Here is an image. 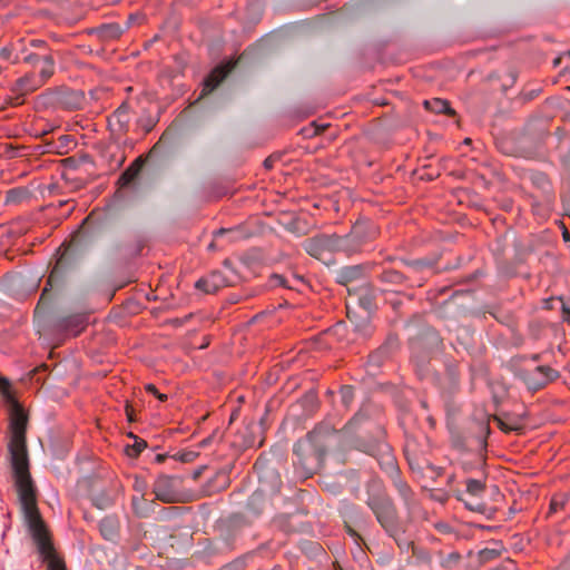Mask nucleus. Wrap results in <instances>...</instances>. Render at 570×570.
<instances>
[{
    "label": "nucleus",
    "mask_w": 570,
    "mask_h": 570,
    "mask_svg": "<svg viewBox=\"0 0 570 570\" xmlns=\"http://www.w3.org/2000/svg\"><path fill=\"white\" fill-rule=\"evenodd\" d=\"M387 419L384 407L365 400L345 423L353 449L375 459L381 472L390 480L406 512L419 505L417 494L403 476L393 446L387 441Z\"/></svg>",
    "instance_id": "obj_1"
},
{
    "label": "nucleus",
    "mask_w": 570,
    "mask_h": 570,
    "mask_svg": "<svg viewBox=\"0 0 570 570\" xmlns=\"http://www.w3.org/2000/svg\"><path fill=\"white\" fill-rule=\"evenodd\" d=\"M364 493V503L384 534L394 541L401 552H411L419 562L431 564V552L414 543L407 532V522L402 519L394 498L380 475L374 473L365 481Z\"/></svg>",
    "instance_id": "obj_2"
},
{
    "label": "nucleus",
    "mask_w": 570,
    "mask_h": 570,
    "mask_svg": "<svg viewBox=\"0 0 570 570\" xmlns=\"http://www.w3.org/2000/svg\"><path fill=\"white\" fill-rule=\"evenodd\" d=\"M29 415L22 407L9 410L8 452L12 478L19 498L37 494V488L30 473V460L27 444Z\"/></svg>",
    "instance_id": "obj_3"
},
{
    "label": "nucleus",
    "mask_w": 570,
    "mask_h": 570,
    "mask_svg": "<svg viewBox=\"0 0 570 570\" xmlns=\"http://www.w3.org/2000/svg\"><path fill=\"white\" fill-rule=\"evenodd\" d=\"M336 430L326 422L317 423L293 445V468L297 478L307 480L318 473L325 463L328 440Z\"/></svg>",
    "instance_id": "obj_4"
},
{
    "label": "nucleus",
    "mask_w": 570,
    "mask_h": 570,
    "mask_svg": "<svg viewBox=\"0 0 570 570\" xmlns=\"http://www.w3.org/2000/svg\"><path fill=\"white\" fill-rule=\"evenodd\" d=\"M19 501L29 533L47 564V570H68L63 558L56 552L51 534L38 508L37 494L19 498Z\"/></svg>",
    "instance_id": "obj_5"
},
{
    "label": "nucleus",
    "mask_w": 570,
    "mask_h": 570,
    "mask_svg": "<svg viewBox=\"0 0 570 570\" xmlns=\"http://www.w3.org/2000/svg\"><path fill=\"white\" fill-rule=\"evenodd\" d=\"M450 291L449 287L444 286L438 289L435 293L428 292V298L434 299L432 306L433 314L446 323L449 332H458L462 330L465 335L471 336L472 330L469 326L461 325L462 320L471 318L472 307L468 304L460 302L461 297H466L471 294L470 291H454L452 294L442 302H438V296L444 295Z\"/></svg>",
    "instance_id": "obj_6"
},
{
    "label": "nucleus",
    "mask_w": 570,
    "mask_h": 570,
    "mask_svg": "<svg viewBox=\"0 0 570 570\" xmlns=\"http://www.w3.org/2000/svg\"><path fill=\"white\" fill-rule=\"evenodd\" d=\"M528 179L532 191L520 188L522 197L529 203L531 213L539 219H548L554 210L557 193L551 177L539 169H530Z\"/></svg>",
    "instance_id": "obj_7"
},
{
    "label": "nucleus",
    "mask_w": 570,
    "mask_h": 570,
    "mask_svg": "<svg viewBox=\"0 0 570 570\" xmlns=\"http://www.w3.org/2000/svg\"><path fill=\"white\" fill-rule=\"evenodd\" d=\"M69 245L66 246V243H62L57 249L58 257L46 279L35 313L40 307H49L53 299L65 291L68 276L75 269L77 263L75 255L69 252Z\"/></svg>",
    "instance_id": "obj_8"
},
{
    "label": "nucleus",
    "mask_w": 570,
    "mask_h": 570,
    "mask_svg": "<svg viewBox=\"0 0 570 570\" xmlns=\"http://www.w3.org/2000/svg\"><path fill=\"white\" fill-rule=\"evenodd\" d=\"M380 255V261H372V282L381 292V296L410 292L399 256L384 253Z\"/></svg>",
    "instance_id": "obj_9"
},
{
    "label": "nucleus",
    "mask_w": 570,
    "mask_h": 570,
    "mask_svg": "<svg viewBox=\"0 0 570 570\" xmlns=\"http://www.w3.org/2000/svg\"><path fill=\"white\" fill-rule=\"evenodd\" d=\"M380 233V227L373 219L358 217L347 234H337L338 250L347 257L368 252Z\"/></svg>",
    "instance_id": "obj_10"
},
{
    "label": "nucleus",
    "mask_w": 570,
    "mask_h": 570,
    "mask_svg": "<svg viewBox=\"0 0 570 570\" xmlns=\"http://www.w3.org/2000/svg\"><path fill=\"white\" fill-rule=\"evenodd\" d=\"M441 257V253L417 258L399 256L410 291L423 287L431 277L451 268L450 266L440 267Z\"/></svg>",
    "instance_id": "obj_11"
},
{
    "label": "nucleus",
    "mask_w": 570,
    "mask_h": 570,
    "mask_svg": "<svg viewBox=\"0 0 570 570\" xmlns=\"http://www.w3.org/2000/svg\"><path fill=\"white\" fill-rule=\"evenodd\" d=\"M491 416L473 420L465 434H454L451 438L452 448L459 452H487L488 438L491 434Z\"/></svg>",
    "instance_id": "obj_12"
},
{
    "label": "nucleus",
    "mask_w": 570,
    "mask_h": 570,
    "mask_svg": "<svg viewBox=\"0 0 570 570\" xmlns=\"http://www.w3.org/2000/svg\"><path fill=\"white\" fill-rule=\"evenodd\" d=\"M487 472H481L479 476H472L465 479V491L458 492L455 498L464 503V507L470 511L483 514L487 519L492 520L498 513V508L488 505L487 503L479 501L478 499L487 491Z\"/></svg>",
    "instance_id": "obj_13"
},
{
    "label": "nucleus",
    "mask_w": 570,
    "mask_h": 570,
    "mask_svg": "<svg viewBox=\"0 0 570 570\" xmlns=\"http://www.w3.org/2000/svg\"><path fill=\"white\" fill-rule=\"evenodd\" d=\"M444 372H434L428 383L433 385L440 393L441 397L450 401L461 387L460 364L453 356L448 355L443 361Z\"/></svg>",
    "instance_id": "obj_14"
},
{
    "label": "nucleus",
    "mask_w": 570,
    "mask_h": 570,
    "mask_svg": "<svg viewBox=\"0 0 570 570\" xmlns=\"http://www.w3.org/2000/svg\"><path fill=\"white\" fill-rule=\"evenodd\" d=\"M338 514L346 534L357 544L363 541L361 533L372 524L368 514L358 504L348 501L340 505Z\"/></svg>",
    "instance_id": "obj_15"
},
{
    "label": "nucleus",
    "mask_w": 570,
    "mask_h": 570,
    "mask_svg": "<svg viewBox=\"0 0 570 570\" xmlns=\"http://www.w3.org/2000/svg\"><path fill=\"white\" fill-rule=\"evenodd\" d=\"M428 436L424 432L419 435L405 438L403 453L410 470L413 473L424 475L425 466L428 465L429 449L425 444Z\"/></svg>",
    "instance_id": "obj_16"
},
{
    "label": "nucleus",
    "mask_w": 570,
    "mask_h": 570,
    "mask_svg": "<svg viewBox=\"0 0 570 570\" xmlns=\"http://www.w3.org/2000/svg\"><path fill=\"white\" fill-rule=\"evenodd\" d=\"M514 376L520 380L528 391L535 393L560 377L559 371L549 365H538L532 370L518 367Z\"/></svg>",
    "instance_id": "obj_17"
},
{
    "label": "nucleus",
    "mask_w": 570,
    "mask_h": 570,
    "mask_svg": "<svg viewBox=\"0 0 570 570\" xmlns=\"http://www.w3.org/2000/svg\"><path fill=\"white\" fill-rule=\"evenodd\" d=\"M303 249L313 258H316L328 265L334 259L332 255L340 253L337 245V234H317L304 240Z\"/></svg>",
    "instance_id": "obj_18"
},
{
    "label": "nucleus",
    "mask_w": 570,
    "mask_h": 570,
    "mask_svg": "<svg viewBox=\"0 0 570 570\" xmlns=\"http://www.w3.org/2000/svg\"><path fill=\"white\" fill-rule=\"evenodd\" d=\"M181 482V476L159 474L153 483L155 500L167 504L181 502V492L179 491Z\"/></svg>",
    "instance_id": "obj_19"
},
{
    "label": "nucleus",
    "mask_w": 570,
    "mask_h": 570,
    "mask_svg": "<svg viewBox=\"0 0 570 570\" xmlns=\"http://www.w3.org/2000/svg\"><path fill=\"white\" fill-rule=\"evenodd\" d=\"M401 348V340L397 333L390 332L383 343L372 351L366 360L368 372L377 371L390 361Z\"/></svg>",
    "instance_id": "obj_20"
},
{
    "label": "nucleus",
    "mask_w": 570,
    "mask_h": 570,
    "mask_svg": "<svg viewBox=\"0 0 570 570\" xmlns=\"http://www.w3.org/2000/svg\"><path fill=\"white\" fill-rule=\"evenodd\" d=\"M432 354L423 344H411L410 364L421 382H429L436 371L432 365Z\"/></svg>",
    "instance_id": "obj_21"
},
{
    "label": "nucleus",
    "mask_w": 570,
    "mask_h": 570,
    "mask_svg": "<svg viewBox=\"0 0 570 570\" xmlns=\"http://www.w3.org/2000/svg\"><path fill=\"white\" fill-rule=\"evenodd\" d=\"M254 468L258 473L259 488L258 490L268 493L269 495H276L281 492L283 481L278 470L269 464H266L262 455L256 460Z\"/></svg>",
    "instance_id": "obj_22"
},
{
    "label": "nucleus",
    "mask_w": 570,
    "mask_h": 570,
    "mask_svg": "<svg viewBox=\"0 0 570 570\" xmlns=\"http://www.w3.org/2000/svg\"><path fill=\"white\" fill-rule=\"evenodd\" d=\"M88 324L87 313H73L58 317L52 324V330L57 334L76 337L87 328Z\"/></svg>",
    "instance_id": "obj_23"
},
{
    "label": "nucleus",
    "mask_w": 570,
    "mask_h": 570,
    "mask_svg": "<svg viewBox=\"0 0 570 570\" xmlns=\"http://www.w3.org/2000/svg\"><path fill=\"white\" fill-rule=\"evenodd\" d=\"M372 274V261L355 265H346L335 271L334 281L341 286H345L351 294L350 285L366 278Z\"/></svg>",
    "instance_id": "obj_24"
},
{
    "label": "nucleus",
    "mask_w": 570,
    "mask_h": 570,
    "mask_svg": "<svg viewBox=\"0 0 570 570\" xmlns=\"http://www.w3.org/2000/svg\"><path fill=\"white\" fill-rule=\"evenodd\" d=\"M57 108L77 110L82 106L83 94L71 89H59L48 95Z\"/></svg>",
    "instance_id": "obj_25"
},
{
    "label": "nucleus",
    "mask_w": 570,
    "mask_h": 570,
    "mask_svg": "<svg viewBox=\"0 0 570 570\" xmlns=\"http://www.w3.org/2000/svg\"><path fill=\"white\" fill-rule=\"evenodd\" d=\"M499 151L507 156L521 157L529 160L546 161V155L537 145H495Z\"/></svg>",
    "instance_id": "obj_26"
},
{
    "label": "nucleus",
    "mask_w": 570,
    "mask_h": 570,
    "mask_svg": "<svg viewBox=\"0 0 570 570\" xmlns=\"http://www.w3.org/2000/svg\"><path fill=\"white\" fill-rule=\"evenodd\" d=\"M411 344H423V347L432 353L444 348V340L441 333L433 326L424 327Z\"/></svg>",
    "instance_id": "obj_27"
},
{
    "label": "nucleus",
    "mask_w": 570,
    "mask_h": 570,
    "mask_svg": "<svg viewBox=\"0 0 570 570\" xmlns=\"http://www.w3.org/2000/svg\"><path fill=\"white\" fill-rule=\"evenodd\" d=\"M381 296V292L373 282H366L360 287L358 305L370 315L377 309L376 298Z\"/></svg>",
    "instance_id": "obj_28"
},
{
    "label": "nucleus",
    "mask_w": 570,
    "mask_h": 570,
    "mask_svg": "<svg viewBox=\"0 0 570 570\" xmlns=\"http://www.w3.org/2000/svg\"><path fill=\"white\" fill-rule=\"evenodd\" d=\"M43 85V81L33 73L26 75L19 78L12 87V92L16 94V105H20L21 97L37 90Z\"/></svg>",
    "instance_id": "obj_29"
},
{
    "label": "nucleus",
    "mask_w": 570,
    "mask_h": 570,
    "mask_svg": "<svg viewBox=\"0 0 570 570\" xmlns=\"http://www.w3.org/2000/svg\"><path fill=\"white\" fill-rule=\"evenodd\" d=\"M230 485V469L222 468L209 478L204 487L207 495L225 491Z\"/></svg>",
    "instance_id": "obj_30"
},
{
    "label": "nucleus",
    "mask_w": 570,
    "mask_h": 570,
    "mask_svg": "<svg viewBox=\"0 0 570 570\" xmlns=\"http://www.w3.org/2000/svg\"><path fill=\"white\" fill-rule=\"evenodd\" d=\"M233 68L234 63L219 65L215 67L204 80V87L199 98L210 94L216 87H218Z\"/></svg>",
    "instance_id": "obj_31"
},
{
    "label": "nucleus",
    "mask_w": 570,
    "mask_h": 570,
    "mask_svg": "<svg viewBox=\"0 0 570 570\" xmlns=\"http://www.w3.org/2000/svg\"><path fill=\"white\" fill-rule=\"evenodd\" d=\"M226 278L222 275L220 272H213L207 277H200L195 283V288L204 292L205 294H215L220 288L228 286Z\"/></svg>",
    "instance_id": "obj_32"
},
{
    "label": "nucleus",
    "mask_w": 570,
    "mask_h": 570,
    "mask_svg": "<svg viewBox=\"0 0 570 570\" xmlns=\"http://www.w3.org/2000/svg\"><path fill=\"white\" fill-rule=\"evenodd\" d=\"M104 484H106V476L102 470L94 471L77 481V487L85 491L88 498L96 493Z\"/></svg>",
    "instance_id": "obj_33"
},
{
    "label": "nucleus",
    "mask_w": 570,
    "mask_h": 570,
    "mask_svg": "<svg viewBox=\"0 0 570 570\" xmlns=\"http://www.w3.org/2000/svg\"><path fill=\"white\" fill-rule=\"evenodd\" d=\"M155 500H148L142 495H132L130 500V508L132 514L138 519L150 518L157 508Z\"/></svg>",
    "instance_id": "obj_34"
},
{
    "label": "nucleus",
    "mask_w": 570,
    "mask_h": 570,
    "mask_svg": "<svg viewBox=\"0 0 570 570\" xmlns=\"http://www.w3.org/2000/svg\"><path fill=\"white\" fill-rule=\"evenodd\" d=\"M399 425L403 430L404 438L415 436L423 432L419 426L417 416L406 406L400 410Z\"/></svg>",
    "instance_id": "obj_35"
},
{
    "label": "nucleus",
    "mask_w": 570,
    "mask_h": 570,
    "mask_svg": "<svg viewBox=\"0 0 570 570\" xmlns=\"http://www.w3.org/2000/svg\"><path fill=\"white\" fill-rule=\"evenodd\" d=\"M99 532L101 537L111 542H116L120 533V521L116 514H109L99 521Z\"/></svg>",
    "instance_id": "obj_36"
},
{
    "label": "nucleus",
    "mask_w": 570,
    "mask_h": 570,
    "mask_svg": "<svg viewBox=\"0 0 570 570\" xmlns=\"http://www.w3.org/2000/svg\"><path fill=\"white\" fill-rule=\"evenodd\" d=\"M240 264L249 271L259 268L264 263V252L258 247H252L238 257Z\"/></svg>",
    "instance_id": "obj_37"
},
{
    "label": "nucleus",
    "mask_w": 570,
    "mask_h": 570,
    "mask_svg": "<svg viewBox=\"0 0 570 570\" xmlns=\"http://www.w3.org/2000/svg\"><path fill=\"white\" fill-rule=\"evenodd\" d=\"M384 299V304L390 306L395 317L393 322H396L404 314V298L407 301H413L414 295L410 293L404 294H389V296H382Z\"/></svg>",
    "instance_id": "obj_38"
},
{
    "label": "nucleus",
    "mask_w": 570,
    "mask_h": 570,
    "mask_svg": "<svg viewBox=\"0 0 570 570\" xmlns=\"http://www.w3.org/2000/svg\"><path fill=\"white\" fill-rule=\"evenodd\" d=\"M267 505L266 493L256 490L254 491L246 501V510L252 517H259Z\"/></svg>",
    "instance_id": "obj_39"
},
{
    "label": "nucleus",
    "mask_w": 570,
    "mask_h": 570,
    "mask_svg": "<svg viewBox=\"0 0 570 570\" xmlns=\"http://www.w3.org/2000/svg\"><path fill=\"white\" fill-rule=\"evenodd\" d=\"M257 287L262 288V294L267 291H275L278 288H283V289L287 291V295H289L291 284H289L288 273L287 274L272 273L267 277L266 282L263 285L257 286Z\"/></svg>",
    "instance_id": "obj_40"
},
{
    "label": "nucleus",
    "mask_w": 570,
    "mask_h": 570,
    "mask_svg": "<svg viewBox=\"0 0 570 570\" xmlns=\"http://www.w3.org/2000/svg\"><path fill=\"white\" fill-rule=\"evenodd\" d=\"M352 323L354 333L361 338L367 340L375 333L376 327L368 314L365 316H357L352 321Z\"/></svg>",
    "instance_id": "obj_41"
},
{
    "label": "nucleus",
    "mask_w": 570,
    "mask_h": 570,
    "mask_svg": "<svg viewBox=\"0 0 570 570\" xmlns=\"http://www.w3.org/2000/svg\"><path fill=\"white\" fill-rule=\"evenodd\" d=\"M297 404L302 407L305 415H313L320 407V399L316 389H309L298 400Z\"/></svg>",
    "instance_id": "obj_42"
},
{
    "label": "nucleus",
    "mask_w": 570,
    "mask_h": 570,
    "mask_svg": "<svg viewBox=\"0 0 570 570\" xmlns=\"http://www.w3.org/2000/svg\"><path fill=\"white\" fill-rule=\"evenodd\" d=\"M293 513H279L273 519L274 524L284 533H294L303 530V522H293Z\"/></svg>",
    "instance_id": "obj_43"
},
{
    "label": "nucleus",
    "mask_w": 570,
    "mask_h": 570,
    "mask_svg": "<svg viewBox=\"0 0 570 570\" xmlns=\"http://www.w3.org/2000/svg\"><path fill=\"white\" fill-rule=\"evenodd\" d=\"M89 500L91 505L99 510L108 509L116 502L107 484H104L96 493H92Z\"/></svg>",
    "instance_id": "obj_44"
},
{
    "label": "nucleus",
    "mask_w": 570,
    "mask_h": 570,
    "mask_svg": "<svg viewBox=\"0 0 570 570\" xmlns=\"http://www.w3.org/2000/svg\"><path fill=\"white\" fill-rule=\"evenodd\" d=\"M502 549L500 548H484L479 550L476 553L469 552V557L472 559L474 567L479 568L485 563L498 559L501 556Z\"/></svg>",
    "instance_id": "obj_45"
},
{
    "label": "nucleus",
    "mask_w": 570,
    "mask_h": 570,
    "mask_svg": "<svg viewBox=\"0 0 570 570\" xmlns=\"http://www.w3.org/2000/svg\"><path fill=\"white\" fill-rule=\"evenodd\" d=\"M0 394L3 397V401L7 405H9V410H17L22 407L21 403L18 401L16 395L12 392V385L8 377L2 376L0 374Z\"/></svg>",
    "instance_id": "obj_46"
},
{
    "label": "nucleus",
    "mask_w": 570,
    "mask_h": 570,
    "mask_svg": "<svg viewBox=\"0 0 570 570\" xmlns=\"http://www.w3.org/2000/svg\"><path fill=\"white\" fill-rule=\"evenodd\" d=\"M31 197H32V193L30 191V189L28 187H24V186L14 187V188L7 190L6 198H4V205L6 206L19 205L23 202L30 200Z\"/></svg>",
    "instance_id": "obj_47"
},
{
    "label": "nucleus",
    "mask_w": 570,
    "mask_h": 570,
    "mask_svg": "<svg viewBox=\"0 0 570 570\" xmlns=\"http://www.w3.org/2000/svg\"><path fill=\"white\" fill-rule=\"evenodd\" d=\"M570 501V492H557L552 494L546 518L549 519L560 511H564Z\"/></svg>",
    "instance_id": "obj_48"
},
{
    "label": "nucleus",
    "mask_w": 570,
    "mask_h": 570,
    "mask_svg": "<svg viewBox=\"0 0 570 570\" xmlns=\"http://www.w3.org/2000/svg\"><path fill=\"white\" fill-rule=\"evenodd\" d=\"M262 294V288L256 287H243L237 292L229 293L225 301L226 303L234 305L244 301H248L255 296Z\"/></svg>",
    "instance_id": "obj_49"
},
{
    "label": "nucleus",
    "mask_w": 570,
    "mask_h": 570,
    "mask_svg": "<svg viewBox=\"0 0 570 570\" xmlns=\"http://www.w3.org/2000/svg\"><path fill=\"white\" fill-rule=\"evenodd\" d=\"M485 452L475 453L473 460L461 461V469L465 473H475L476 476L481 475V472H485Z\"/></svg>",
    "instance_id": "obj_50"
},
{
    "label": "nucleus",
    "mask_w": 570,
    "mask_h": 570,
    "mask_svg": "<svg viewBox=\"0 0 570 570\" xmlns=\"http://www.w3.org/2000/svg\"><path fill=\"white\" fill-rule=\"evenodd\" d=\"M60 178L63 180L68 193L78 191L87 186V180L73 175L71 171L62 170Z\"/></svg>",
    "instance_id": "obj_51"
},
{
    "label": "nucleus",
    "mask_w": 570,
    "mask_h": 570,
    "mask_svg": "<svg viewBox=\"0 0 570 570\" xmlns=\"http://www.w3.org/2000/svg\"><path fill=\"white\" fill-rule=\"evenodd\" d=\"M254 557L255 553L253 551L243 553L232 561L223 564L218 570H246L249 561L253 560Z\"/></svg>",
    "instance_id": "obj_52"
},
{
    "label": "nucleus",
    "mask_w": 570,
    "mask_h": 570,
    "mask_svg": "<svg viewBox=\"0 0 570 570\" xmlns=\"http://www.w3.org/2000/svg\"><path fill=\"white\" fill-rule=\"evenodd\" d=\"M423 106L426 110H430L435 114H453L449 102L441 98H433L430 100H424Z\"/></svg>",
    "instance_id": "obj_53"
},
{
    "label": "nucleus",
    "mask_w": 570,
    "mask_h": 570,
    "mask_svg": "<svg viewBox=\"0 0 570 570\" xmlns=\"http://www.w3.org/2000/svg\"><path fill=\"white\" fill-rule=\"evenodd\" d=\"M39 193L41 196L45 197H55V196H62L68 194L65 184H60L59 181H53L46 185L39 186Z\"/></svg>",
    "instance_id": "obj_54"
},
{
    "label": "nucleus",
    "mask_w": 570,
    "mask_h": 570,
    "mask_svg": "<svg viewBox=\"0 0 570 570\" xmlns=\"http://www.w3.org/2000/svg\"><path fill=\"white\" fill-rule=\"evenodd\" d=\"M289 295L283 296L284 304H279V307L288 305L289 301L293 299L296 294H301L309 287L308 281L289 279Z\"/></svg>",
    "instance_id": "obj_55"
},
{
    "label": "nucleus",
    "mask_w": 570,
    "mask_h": 570,
    "mask_svg": "<svg viewBox=\"0 0 570 570\" xmlns=\"http://www.w3.org/2000/svg\"><path fill=\"white\" fill-rule=\"evenodd\" d=\"M547 326L548 321L539 317L532 318L528 322V334L531 338L539 340L542 336L543 331L547 328Z\"/></svg>",
    "instance_id": "obj_56"
},
{
    "label": "nucleus",
    "mask_w": 570,
    "mask_h": 570,
    "mask_svg": "<svg viewBox=\"0 0 570 570\" xmlns=\"http://www.w3.org/2000/svg\"><path fill=\"white\" fill-rule=\"evenodd\" d=\"M552 153L558 157L562 168L570 171V145H556Z\"/></svg>",
    "instance_id": "obj_57"
},
{
    "label": "nucleus",
    "mask_w": 570,
    "mask_h": 570,
    "mask_svg": "<svg viewBox=\"0 0 570 570\" xmlns=\"http://www.w3.org/2000/svg\"><path fill=\"white\" fill-rule=\"evenodd\" d=\"M147 446L148 443L144 439L135 436L134 443L125 446V453L130 459H137Z\"/></svg>",
    "instance_id": "obj_58"
},
{
    "label": "nucleus",
    "mask_w": 570,
    "mask_h": 570,
    "mask_svg": "<svg viewBox=\"0 0 570 570\" xmlns=\"http://www.w3.org/2000/svg\"><path fill=\"white\" fill-rule=\"evenodd\" d=\"M492 417L498 423V428L504 433L517 432L518 434H521L523 431V424L517 420L505 422L498 415H493Z\"/></svg>",
    "instance_id": "obj_59"
},
{
    "label": "nucleus",
    "mask_w": 570,
    "mask_h": 570,
    "mask_svg": "<svg viewBox=\"0 0 570 570\" xmlns=\"http://www.w3.org/2000/svg\"><path fill=\"white\" fill-rule=\"evenodd\" d=\"M159 146L160 145H153L151 149L148 151V154L146 156H138L129 166L128 168H136L137 169V174L139 175L144 165L146 164V161H148L149 159H151L154 156H157L159 155Z\"/></svg>",
    "instance_id": "obj_60"
},
{
    "label": "nucleus",
    "mask_w": 570,
    "mask_h": 570,
    "mask_svg": "<svg viewBox=\"0 0 570 570\" xmlns=\"http://www.w3.org/2000/svg\"><path fill=\"white\" fill-rule=\"evenodd\" d=\"M42 67L40 69L39 79L43 81V83L53 75L55 72V61L51 55L42 56Z\"/></svg>",
    "instance_id": "obj_61"
},
{
    "label": "nucleus",
    "mask_w": 570,
    "mask_h": 570,
    "mask_svg": "<svg viewBox=\"0 0 570 570\" xmlns=\"http://www.w3.org/2000/svg\"><path fill=\"white\" fill-rule=\"evenodd\" d=\"M139 175L137 174V169L135 168H126L117 179L116 185L121 188H128L134 181L137 179Z\"/></svg>",
    "instance_id": "obj_62"
},
{
    "label": "nucleus",
    "mask_w": 570,
    "mask_h": 570,
    "mask_svg": "<svg viewBox=\"0 0 570 570\" xmlns=\"http://www.w3.org/2000/svg\"><path fill=\"white\" fill-rule=\"evenodd\" d=\"M338 393L342 405L345 409H350L355 399V386L350 384L341 385Z\"/></svg>",
    "instance_id": "obj_63"
},
{
    "label": "nucleus",
    "mask_w": 570,
    "mask_h": 570,
    "mask_svg": "<svg viewBox=\"0 0 570 570\" xmlns=\"http://www.w3.org/2000/svg\"><path fill=\"white\" fill-rule=\"evenodd\" d=\"M489 315H491L498 323L503 325H510L513 323V315L509 312H503L497 304H494L493 308L489 311Z\"/></svg>",
    "instance_id": "obj_64"
}]
</instances>
